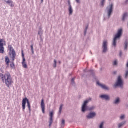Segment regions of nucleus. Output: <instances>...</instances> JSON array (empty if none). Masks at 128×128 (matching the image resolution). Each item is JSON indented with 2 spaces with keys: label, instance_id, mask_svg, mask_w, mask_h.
Returning a JSON list of instances; mask_svg holds the SVG:
<instances>
[{
  "label": "nucleus",
  "instance_id": "15",
  "mask_svg": "<svg viewBox=\"0 0 128 128\" xmlns=\"http://www.w3.org/2000/svg\"><path fill=\"white\" fill-rule=\"evenodd\" d=\"M97 84L98 86H101L102 88H103L104 90H108V88L106 86V85H104V84H100V82H97Z\"/></svg>",
  "mask_w": 128,
  "mask_h": 128
},
{
  "label": "nucleus",
  "instance_id": "2",
  "mask_svg": "<svg viewBox=\"0 0 128 128\" xmlns=\"http://www.w3.org/2000/svg\"><path fill=\"white\" fill-rule=\"evenodd\" d=\"M92 101V98H90L88 100L84 102V103L82 106V112H84L86 110H94V107H92L90 108H88V107L86 106V104L89 103L90 102Z\"/></svg>",
  "mask_w": 128,
  "mask_h": 128
},
{
  "label": "nucleus",
  "instance_id": "12",
  "mask_svg": "<svg viewBox=\"0 0 128 128\" xmlns=\"http://www.w3.org/2000/svg\"><path fill=\"white\" fill-rule=\"evenodd\" d=\"M5 62L7 66H10V58L8 56H6L5 57Z\"/></svg>",
  "mask_w": 128,
  "mask_h": 128
},
{
  "label": "nucleus",
  "instance_id": "3",
  "mask_svg": "<svg viewBox=\"0 0 128 128\" xmlns=\"http://www.w3.org/2000/svg\"><path fill=\"white\" fill-rule=\"evenodd\" d=\"M122 29H120L118 30V32L117 34L115 36V38H114L112 46H114L116 47V40L118 38H120V36H122Z\"/></svg>",
  "mask_w": 128,
  "mask_h": 128
},
{
  "label": "nucleus",
  "instance_id": "30",
  "mask_svg": "<svg viewBox=\"0 0 128 128\" xmlns=\"http://www.w3.org/2000/svg\"><path fill=\"white\" fill-rule=\"evenodd\" d=\"M54 68H56V60H54Z\"/></svg>",
  "mask_w": 128,
  "mask_h": 128
},
{
  "label": "nucleus",
  "instance_id": "13",
  "mask_svg": "<svg viewBox=\"0 0 128 128\" xmlns=\"http://www.w3.org/2000/svg\"><path fill=\"white\" fill-rule=\"evenodd\" d=\"M96 116V112H92V113H90L87 116V118H94V116Z\"/></svg>",
  "mask_w": 128,
  "mask_h": 128
},
{
  "label": "nucleus",
  "instance_id": "32",
  "mask_svg": "<svg viewBox=\"0 0 128 128\" xmlns=\"http://www.w3.org/2000/svg\"><path fill=\"white\" fill-rule=\"evenodd\" d=\"M120 120H124V115H122L120 118Z\"/></svg>",
  "mask_w": 128,
  "mask_h": 128
},
{
  "label": "nucleus",
  "instance_id": "27",
  "mask_svg": "<svg viewBox=\"0 0 128 128\" xmlns=\"http://www.w3.org/2000/svg\"><path fill=\"white\" fill-rule=\"evenodd\" d=\"M104 2H106V0H102V1L101 2V6H104Z\"/></svg>",
  "mask_w": 128,
  "mask_h": 128
},
{
  "label": "nucleus",
  "instance_id": "41",
  "mask_svg": "<svg viewBox=\"0 0 128 128\" xmlns=\"http://www.w3.org/2000/svg\"><path fill=\"white\" fill-rule=\"evenodd\" d=\"M126 2H128V0H126Z\"/></svg>",
  "mask_w": 128,
  "mask_h": 128
},
{
  "label": "nucleus",
  "instance_id": "34",
  "mask_svg": "<svg viewBox=\"0 0 128 128\" xmlns=\"http://www.w3.org/2000/svg\"><path fill=\"white\" fill-rule=\"evenodd\" d=\"M72 84H74V78H73L72 80Z\"/></svg>",
  "mask_w": 128,
  "mask_h": 128
},
{
  "label": "nucleus",
  "instance_id": "20",
  "mask_svg": "<svg viewBox=\"0 0 128 128\" xmlns=\"http://www.w3.org/2000/svg\"><path fill=\"white\" fill-rule=\"evenodd\" d=\"M124 124H126V122H123L122 123H120L118 124V128H122V126H124Z\"/></svg>",
  "mask_w": 128,
  "mask_h": 128
},
{
  "label": "nucleus",
  "instance_id": "38",
  "mask_svg": "<svg viewBox=\"0 0 128 128\" xmlns=\"http://www.w3.org/2000/svg\"><path fill=\"white\" fill-rule=\"evenodd\" d=\"M114 74H116V72H114Z\"/></svg>",
  "mask_w": 128,
  "mask_h": 128
},
{
  "label": "nucleus",
  "instance_id": "5",
  "mask_svg": "<svg viewBox=\"0 0 128 128\" xmlns=\"http://www.w3.org/2000/svg\"><path fill=\"white\" fill-rule=\"evenodd\" d=\"M9 48L10 50V58L12 60V62H14V60H16V51L12 46H9Z\"/></svg>",
  "mask_w": 128,
  "mask_h": 128
},
{
  "label": "nucleus",
  "instance_id": "23",
  "mask_svg": "<svg viewBox=\"0 0 128 128\" xmlns=\"http://www.w3.org/2000/svg\"><path fill=\"white\" fill-rule=\"evenodd\" d=\"M31 50H32V54H34V45L31 46Z\"/></svg>",
  "mask_w": 128,
  "mask_h": 128
},
{
  "label": "nucleus",
  "instance_id": "7",
  "mask_svg": "<svg viewBox=\"0 0 128 128\" xmlns=\"http://www.w3.org/2000/svg\"><path fill=\"white\" fill-rule=\"evenodd\" d=\"M2 42H4L2 40H0V54H4V48Z\"/></svg>",
  "mask_w": 128,
  "mask_h": 128
},
{
  "label": "nucleus",
  "instance_id": "29",
  "mask_svg": "<svg viewBox=\"0 0 128 128\" xmlns=\"http://www.w3.org/2000/svg\"><path fill=\"white\" fill-rule=\"evenodd\" d=\"M22 56L23 60H26V58H24V52H22Z\"/></svg>",
  "mask_w": 128,
  "mask_h": 128
},
{
  "label": "nucleus",
  "instance_id": "28",
  "mask_svg": "<svg viewBox=\"0 0 128 128\" xmlns=\"http://www.w3.org/2000/svg\"><path fill=\"white\" fill-rule=\"evenodd\" d=\"M104 124V122H102V123H101V124H100V128H103Z\"/></svg>",
  "mask_w": 128,
  "mask_h": 128
},
{
  "label": "nucleus",
  "instance_id": "17",
  "mask_svg": "<svg viewBox=\"0 0 128 128\" xmlns=\"http://www.w3.org/2000/svg\"><path fill=\"white\" fill-rule=\"evenodd\" d=\"M101 98H104V100H110V96H106V95H102L100 96Z\"/></svg>",
  "mask_w": 128,
  "mask_h": 128
},
{
  "label": "nucleus",
  "instance_id": "21",
  "mask_svg": "<svg viewBox=\"0 0 128 128\" xmlns=\"http://www.w3.org/2000/svg\"><path fill=\"white\" fill-rule=\"evenodd\" d=\"M10 66L11 68H15V65H14V62H12L10 64Z\"/></svg>",
  "mask_w": 128,
  "mask_h": 128
},
{
  "label": "nucleus",
  "instance_id": "33",
  "mask_svg": "<svg viewBox=\"0 0 128 128\" xmlns=\"http://www.w3.org/2000/svg\"><path fill=\"white\" fill-rule=\"evenodd\" d=\"M128 76V71H126V78H127Z\"/></svg>",
  "mask_w": 128,
  "mask_h": 128
},
{
  "label": "nucleus",
  "instance_id": "4",
  "mask_svg": "<svg viewBox=\"0 0 128 128\" xmlns=\"http://www.w3.org/2000/svg\"><path fill=\"white\" fill-rule=\"evenodd\" d=\"M27 102V106L30 112L32 111V109H30V100H28V98H25L22 100V108L23 110H26V106Z\"/></svg>",
  "mask_w": 128,
  "mask_h": 128
},
{
  "label": "nucleus",
  "instance_id": "25",
  "mask_svg": "<svg viewBox=\"0 0 128 128\" xmlns=\"http://www.w3.org/2000/svg\"><path fill=\"white\" fill-rule=\"evenodd\" d=\"M120 102V98H118L114 102V104H118V103Z\"/></svg>",
  "mask_w": 128,
  "mask_h": 128
},
{
  "label": "nucleus",
  "instance_id": "10",
  "mask_svg": "<svg viewBox=\"0 0 128 128\" xmlns=\"http://www.w3.org/2000/svg\"><path fill=\"white\" fill-rule=\"evenodd\" d=\"M108 50V41H104L103 42V52H106Z\"/></svg>",
  "mask_w": 128,
  "mask_h": 128
},
{
  "label": "nucleus",
  "instance_id": "31",
  "mask_svg": "<svg viewBox=\"0 0 128 128\" xmlns=\"http://www.w3.org/2000/svg\"><path fill=\"white\" fill-rule=\"evenodd\" d=\"M118 64V62L116 60H115L114 62V66H116Z\"/></svg>",
  "mask_w": 128,
  "mask_h": 128
},
{
  "label": "nucleus",
  "instance_id": "40",
  "mask_svg": "<svg viewBox=\"0 0 128 128\" xmlns=\"http://www.w3.org/2000/svg\"><path fill=\"white\" fill-rule=\"evenodd\" d=\"M59 64H60V62H59Z\"/></svg>",
  "mask_w": 128,
  "mask_h": 128
},
{
  "label": "nucleus",
  "instance_id": "6",
  "mask_svg": "<svg viewBox=\"0 0 128 128\" xmlns=\"http://www.w3.org/2000/svg\"><path fill=\"white\" fill-rule=\"evenodd\" d=\"M123 86L124 83L122 82V77L119 76L118 78V82L114 86V88H116V86H120V88H122Z\"/></svg>",
  "mask_w": 128,
  "mask_h": 128
},
{
  "label": "nucleus",
  "instance_id": "11",
  "mask_svg": "<svg viewBox=\"0 0 128 128\" xmlns=\"http://www.w3.org/2000/svg\"><path fill=\"white\" fill-rule=\"evenodd\" d=\"M52 118H54V112H50V121L49 126H52V124L53 120Z\"/></svg>",
  "mask_w": 128,
  "mask_h": 128
},
{
  "label": "nucleus",
  "instance_id": "1",
  "mask_svg": "<svg viewBox=\"0 0 128 128\" xmlns=\"http://www.w3.org/2000/svg\"><path fill=\"white\" fill-rule=\"evenodd\" d=\"M0 76L2 80V82L6 84L7 88L12 86V84L14 82V80H12V75H10V74L8 72H6L4 75L0 74Z\"/></svg>",
  "mask_w": 128,
  "mask_h": 128
},
{
  "label": "nucleus",
  "instance_id": "14",
  "mask_svg": "<svg viewBox=\"0 0 128 128\" xmlns=\"http://www.w3.org/2000/svg\"><path fill=\"white\" fill-rule=\"evenodd\" d=\"M5 2L8 4H9L11 8H14V2L12 0H8V1L5 0Z\"/></svg>",
  "mask_w": 128,
  "mask_h": 128
},
{
  "label": "nucleus",
  "instance_id": "35",
  "mask_svg": "<svg viewBox=\"0 0 128 128\" xmlns=\"http://www.w3.org/2000/svg\"><path fill=\"white\" fill-rule=\"evenodd\" d=\"M76 2L78 4H80V0H76Z\"/></svg>",
  "mask_w": 128,
  "mask_h": 128
},
{
  "label": "nucleus",
  "instance_id": "39",
  "mask_svg": "<svg viewBox=\"0 0 128 128\" xmlns=\"http://www.w3.org/2000/svg\"><path fill=\"white\" fill-rule=\"evenodd\" d=\"M42 2H44V0H41Z\"/></svg>",
  "mask_w": 128,
  "mask_h": 128
},
{
  "label": "nucleus",
  "instance_id": "42",
  "mask_svg": "<svg viewBox=\"0 0 128 128\" xmlns=\"http://www.w3.org/2000/svg\"><path fill=\"white\" fill-rule=\"evenodd\" d=\"M38 34H40V32L38 33Z\"/></svg>",
  "mask_w": 128,
  "mask_h": 128
},
{
  "label": "nucleus",
  "instance_id": "18",
  "mask_svg": "<svg viewBox=\"0 0 128 128\" xmlns=\"http://www.w3.org/2000/svg\"><path fill=\"white\" fill-rule=\"evenodd\" d=\"M22 64L24 68H28V64H26V59H24V60H23L22 62Z\"/></svg>",
  "mask_w": 128,
  "mask_h": 128
},
{
  "label": "nucleus",
  "instance_id": "26",
  "mask_svg": "<svg viewBox=\"0 0 128 128\" xmlns=\"http://www.w3.org/2000/svg\"><path fill=\"white\" fill-rule=\"evenodd\" d=\"M62 126H64V124H66V121L64 120H62Z\"/></svg>",
  "mask_w": 128,
  "mask_h": 128
},
{
  "label": "nucleus",
  "instance_id": "9",
  "mask_svg": "<svg viewBox=\"0 0 128 128\" xmlns=\"http://www.w3.org/2000/svg\"><path fill=\"white\" fill-rule=\"evenodd\" d=\"M41 108H42V112L43 114H46V104H44V100H42L41 102Z\"/></svg>",
  "mask_w": 128,
  "mask_h": 128
},
{
  "label": "nucleus",
  "instance_id": "36",
  "mask_svg": "<svg viewBox=\"0 0 128 128\" xmlns=\"http://www.w3.org/2000/svg\"><path fill=\"white\" fill-rule=\"evenodd\" d=\"M88 26L87 28H86V30L85 31V34H86V30H88Z\"/></svg>",
  "mask_w": 128,
  "mask_h": 128
},
{
  "label": "nucleus",
  "instance_id": "8",
  "mask_svg": "<svg viewBox=\"0 0 128 128\" xmlns=\"http://www.w3.org/2000/svg\"><path fill=\"white\" fill-rule=\"evenodd\" d=\"M113 7H114V5L112 4L110 6H109L107 8L109 18L110 16H112V12Z\"/></svg>",
  "mask_w": 128,
  "mask_h": 128
},
{
  "label": "nucleus",
  "instance_id": "24",
  "mask_svg": "<svg viewBox=\"0 0 128 128\" xmlns=\"http://www.w3.org/2000/svg\"><path fill=\"white\" fill-rule=\"evenodd\" d=\"M128 41H126L125 42V50H128Z\"/></svg>",
  "mask_w": 128,
  "mask_h": 128
},
{
  "label": "nucleus",
  "instance_id": "19",
  "mask_svg": "<svg viewBox=\"0 0 128 128\" xmlns=\"http://www.w3.org/2000/svg\"><path fill=\"white\" fill-rule=\"evenodd\" d=\"M128 16V13H125L123 15L122 20H126V18Z\"/></svg>",
  "mask_w": 128,
  "mask_h": 128
},
{
  "label": "nucleus",
  "instance_id": "22",
  "mask_svg": "<svg viewBox=\"0 0 128 128\" xmlns=\"http://www.w3.org/2000/svg\"><path fill=\"white\" fill-rule=\"evenodd\" d=\"M64 106L62 104H61L60 106V110H59V112L60 114H62V107Z\"/></svg>",
  "mask_w": 128,
  "mask_h": 128
},
{
  "label": "nucleus",
  "instance_id": "37",
  "mask_svg": "<svg viewBox=\"0 0 128 128\" xmlns=\"http://www.w3.org/2000/svg\"><path fill=\"white\" fill-rule=\"evenodd\" d=\"M122 56V52H120V56Z\"/></svg>",
  "mask_w": 128,
  "mask_h": 128
},
{
  "label": "nucleus",
  "instance_id": "16",
  "mask_svg": "<svg viewBox=\"0 0 128 128\" xmlns=\"http://www.w3.org/2000/svg\"><path fill=\"white\" fill-rule=\"evenodd\" d=\"M69 4V13L70 14H72V12H74V10H72V5H70V2H68Z\"/></svg>",
  "mask_w": 128,
  "mask_h": 128
}]
</instances>
